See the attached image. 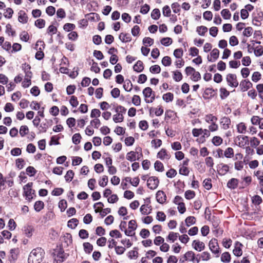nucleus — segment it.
Instances as JSON below:
<instances>
[{"label": "nucleus", "mask_w": 263, "mask_h": 263, "mask_svg": "<svg viewBox=\"0 0 263 263\" xmlns=\"http://www.w3.org/2000/svg\"><path fill=\"white\" fill-rule=\"evenodd\" d=\"M145 203L146 204H143L140 210L142 214L147 215L150 214L152 211L151 206L148 204V203H150L149 199L146 198V199L145 200Z\"/></svg>", "instance_id": "obj_9"}, {"label": "nucleus", "mask_w": 263, "mask_h": 263, "mask_svg": "<svg viewBox=\"0 0 263 263\" xmlns=\"http://www.w3.org/2000/svg\"><path fill=\"white\" fill-rule=\"evenodd\" d=\"M83 247L85 252L86 253H90L93 249V246L89 242H84Z\"/></svg>", "instance_id": "obj_47"}, {"label": "nucleus", "mask_w": 263, "mask_h": 263, "mask_svg": "<svg viewBox=\"0 0 263 263\" xmlns=\"http://www.w3.org/2000/svg\"><path fill=\"white\" fill-rule=\"evenodd\" d=\"M241 90L243 92L248 90L249 88L252 87L253 84L248 80H243L240 83Z\"/></svg>", "instance_id": "obj_13"}, {"label": "nucleus", "mask_w": 263, "mask_h": 263, "mask_svg": "<svg viewBox=\"0 0 263 263\" xmlns=\"http://www.w3.org/2000/svg\"><path fill=\"white\" fill-rule=\"evenodd\" d=\"M132 103L135 106H139L141 104V99L138 95H134L132 98Z\"/></svg>", "instance_id": "obj_64"}, {"label": "nucleus", "mask_w": 263, "mask_h": 263, "mask_svg": "<svg viewBox=\"0 0 263 263\" xmlns=\"http://www.w3.org/2000/svg\"><path fill=\"white\" fill-rule=\"evenodd\" d=\"M252 23L254 25L259 26L263 19V12L259 10H256L252 14Z\"/></svg>", "instance_id": "obj_5"}, {"label": "nucleus", "mask_w": 263, "mask_h": 263, "mask_svg": "<svg viewBox=\"0 0 263 263\" xmlns=\"http://www.w3.org/2000/svg\"><path fill=\"white\" fill-rule=\"evenodd\" d=\"M221 14L223 18L226 20L230 18L231 14L230 11L228 9H223L221 12Z\"/></svg>", "instance_id": "obj_53"}, {"label": "nucleus", "mask_w": 263, "mask_h": 263, "mask_svg": "<svg viewBox=\"0 0 263 263\" xmlns=\"http://www.w3.org/2000/svg\"><path fill=\"white\" fill-rule=\"evenodd\" d=\"M52 255L57 263H62L66 258V254L62 248H57L54 250Z\"/></svg>", "instance_id": "obj_2"}, {"label": "nucleus", "mask_w": 263, "mask_h": 263, "mask_svg": "<svg viewBox=\"0 0 263 263\" xmlns=\"http://www.w3.org/2000/svg\"><path fill=\"white\" fill-rule=\"evenodd\" d=\"M196 219L194 216H189L185 220V222L187 227H190L195 223Z\"/></svg>", "instance_id": "obj_40"}, {"label": "nucleus", "mask_w": 263, "mask_h": 263, "mask_svg": "<svg viewBox=\"0 0 263 263\" xmlns=\"http://www.w3.org/2000/svg\"><path fill=\"white\" fill-rule=\"evenodd\" d=\"M18 20L20 23L23 24L27 23L28 22V17L26 13L24 11H20L18 12Z\"/></svg>", "instance_id": "obj_23"}, {"label": "nucleus", "mask_w": 263, "mask_h": 263, "mask_svg": "<svg viewBox=\"0 0 263 263\" xmlns=\"http://www.w3.org/2000/svg\"><path fill=\"white\" fill-rule=\"evenodd\" d=\"M238 183V179L233 178L228 181L227 182V186L228 188L231 190H235L237 187Z\"/></svg>", "instance_id": "obj_17"}, {"label": "nucleus", "mask_w": 263, "mask_h": 263, "mask_svg": "<svg viewBox=\"0 0 263 263\" xmlns=\"http://www.w3.org/2000/svg\"><path fill=\"white\" fill-rule=\"evenodd\" d=\"M220 124L221 126V128L224 130H226L230 128L231 120L229 117H223L221 118Z\"/></svg>", "instance_id": "obj_14"}, {"label": "nucleus", "mask_w": 263, "mask_h": 263, "mask_svg": "<svg viewBox=\"0 0 263 263\" xmlns=\"http://www.w3.org/2000/svg\"><path fill=\"white\" fill-rule=\"evenodd\" d=\"M159 183L157 177L153 176L149 177L147 180V185L151 190H154L157 187Z\"/></svg>", "instance_id": "obj_8"}, {"label": "nucleus", "mask_w": 263, "mask_h": 263, "mask_svg": "<svg viewBox=\"0 0 263 263\" xmlns=\"http://www.w3.org/2000/svg\"><path fill=\"white\" fill-rule=\"evenodd\" d=\"M32 182H29L23 187V195L26 197V199L29 201L33 199V195L35 192L34 190L32 189Z\"/></svg>", "instance_id": "obj_3"}, {"label": "nucleus", "mask_w": 263, "mask_h": 263, "mask_svg": "<svg viewBox=\"0 0 263 263\" xmlns=\"http://www.w3.org/2000/svg\"><path fill=\"white\" fill-rule=\"evenodd\" d=\"M29 132V129L27 126L22 125L21 126L20 129V134L22 137H24Z\"/></svg>", "instance_id": "obj_45"}, {"label": "nucleus", "mask_w": 263, "mask_h": 263, "mask_svg": "<svg viewBox=\"0 0 263 263\" xmlns=\"http://www.w3.org/2000/svg\"><path fill=\"white\" fill-rule=\"evenodd\" d=\"M223 139L219 136H214L212 140V142L215 146H219L222 144Z\"/></svg>", "instance_id": "obj_33"}, {"label": "nucleus", "mask_w": 263, "mask_h": 263, "mask_svg": "<svg viewBox=\"0 0 263 263\" xmlns=\"http://www.w3.org/2000/svg\"><path fill=\"white\" fill-rule=\"evenodd\" d=\"M162 98L166 102H171L173 100L174 95L171 92H167L163 95Z\"/></svg>", "instance_id": "obj_41"}, {"label": "nucleus", "mask_w": 263, "mask_h": 263, "mask_svg": "<svg viewBox=\"0 0 263 263\" xmlns=\"http://www.w3.org/2000/svg\"><path fill=\"white\" fill-rule=\"evenodd\" d=\"M62 241L65 243L66 246H68L72 243V236L71 234L66 233L62 238Z\"/></svg>", "instance_id": "obj_29"}, {"label": "nucleus", "mask_w": 263, "mask_h": 263, "mask_svg": "<svg viewBox=\"0 0 263 263\" xmlns=\"http://www.w3.org/2000/svg\"><path fill=\"white\" fill-rule=\"evenodd\" d=\"M156 200L159 203H164L166 199V196L164 192L162 191H159L156 194Z\"/></svg>", "instance_id": "obj_15"}, {"label": "nucleus", "mask_w": 263, "mask_h": 263, "mask_svg": "<svg viewBox=\"0 0 263 263\" xmlns=\"http://www.w3.org/2000/svg\"><path fill=\"white\" fill-rule=\"evenodd\" d=\"M237 131L239 133L243 134L246 132V126L245 124L241 122L237 125Z\"/></svg>", "instance_id": "obj_59"}, {"label": "nucleus", "mask_w": 263, "mask_h": 263, "mask_svg": "<svg viewBox=\"0 0 263 263\" xmlns=\"http://www.w3.org/2000/svg\"><path fill=\"white\" fill-rule=\"evenodd\" d=\"M255 175L259 181L260 186H263V171L258 170L254 173Z\"/></svg>", "instance_id": "obj_28"}, {"label": "nucleus", "mask_w": 263, "mask_h": 263, "mask_svg": "<svg viewBox=\"0 0 263 263\" xmlns=\"http://www.w3.org/2000/svg\"><path fill=\"white\" fill-rule=\"evenodd\" d=\"M171 10L170 7L168 5H165L163 7L162 14L164 16L170 17L171 16Z\"/></svg>", "instance_id": "obj_43"}, {"label": "nucleus", "mask_w": 263, "mask_h": 263, "mask_svg": "<svg viewBox=\"0 0 263 263\" xmlns=\"http://www.w3.org/2000/svg\"><path fill=\"white\" fill-rule=\"evenodd\" d=\"M219 51L217 48H214L211 52V57L208 56V60L209 62H215L219 57Z\"/></svg>", "instance_id": "obj_20"}, {"label": "nucleus", "mask_w": 263, "mask_h": 263, "mask_svg": "<svg viewBox=\"0 0 263 263\" xmlns=\"http://www.w3.org/2000/svg\"><path fill=\"white\" fill-rule=\"evenodd\" d=\"M119 38L122 42L125 43L130 42L132 40L131 36L128 33H121L119 35Z\"/></svg>", "instance_id": "obj_27"}, {"label": "nucleus", "mask_w": 263, "mask_h": 263, "mask_svg": "<svg viewBox=\"0 0 263 263\" xmlns=\"http://www.w3.org/2000/svg\"><path fill=\"white\" fill-rule=\"evenodd\" d=\"M143 44L145 46H151L154 44V40L149 37H145L143 39Z\"/></svg>", "instance_id": "obj_62"}, {"label": "nucleus", "mask_w": 263, "mask_h": 263, "mask_svg": "<svg viewBox=\"0 0 263 263\" xmlns=\"http://www.w3.org/2000/svg\"><path fill=\"white\" fill-rule=\"evenodd\" d=\"M195 192L191 190H187L185 192L184 196L186 199L190 200L194 198Z\"/></svg>", "instance_id": "obj_50"}, {"label": "nucleus", "mask_w": 263, "mask_h": 263, "mask_svg": "<svg viewBox=\"0 0 263 263\" xmlns=\"http://www.w3.org/2000/svg\"><path fill=\"white\" fill-rule=\"evenodd\" d=\"M178 237H179L178 233L171 232L167 237V239L173 242L177 240Z\"/></svg>", "instance_id": "obj_36"}, {"label": "nucleus", "mask_w": 263, "mask_h": 263, "mask_svg": "<svg viewBox=\"0 0 263 263\" xmlns=\"http://www.w3.org/2000/svg\"><path fill=\"white\" fill-rule=\"evenodd\" d=\"M133 69L134 71L137 72H142L144 69L143 62L140 60L136 62V63L134 65Z\"/></svg>", "instance_id": "obj_25"}, {"label": "nucleus", "mask_w": 263, "mask_h": 263, "mask_svg": "<svg viewBox=\"0 0 263 263\" xmlns=\"http://www.w3.org/2000/svg\"><path fill=\"white\" fill-rule=\"evenodd\" d=\"M124 117L121 114H118L114 115L113 116V120L115 123L121 122L123 121Z\"/></svg>", "instance_id": "obj_48"}, {"label": "nucleus", "mask_w": 263, "mask_h": 263, "mask_svg": "<svg viewBox=\"0 0 263 263\" xmlns=\"http://www.w3.org/2000/svg\"><path fill=\"white\" fill-rule=\"evenodd\" d=\"M76 26L73 24L66 23L63 26V29L65 31L69 32L73 30Z\"/></svg>", "instance_id": "obj_55"}, {"label": "nucleus", "mask_w": 263, "mask_h": 263, "mask_svg": "<svg viewBox=\"0 0 263 263\" xmlns=\"http://www.w3.org/2000/svg\"><path fill=\"white\" fill-rule=\"evenodd\" d=\"M149 71L153 73H159L161 71V68L159 65H155L150 67Z\"/></svg>", "instance_id": "obj_57"}, {"label": "nucleus", "mask_w": 263, "mask_h": 263, "mask_svg": "<svg viewBox=\"0 0 263 263\" xmlns=\"http://www.w3.org/2000/svg\"><path fill=\"white\" fill-rule=\"evenodd\" d=\"M26 171L27 174L30 177L33 176L36 173V170L31 166L27 167Z\"/></svg>", "instance_id": "obj_51"}, {"label": "nucleus", "mask_w": 263, "mask_h": 263, "mask_svg": "<svg viewBox=\"0 0 263 263\" xmlns=\"http://www.w3.org/2000/svg\"><path fill=\"white\" fill-rule=\"evenodd\" d=\"M154 167L156 171L158 172H163L164 171V166L162 162L159 161H156L154 164Z\"/></svg>", "instance_id": "obj_38"}, {"label": "nucleus", "mask_w": 263, "mask_h": 263, "mask_svg": "<svg viewBox=\"0 0 263 263\" xmlns=\"http://www.w3.org/2000/svg\"><path fill=\"white\" fill-rule=\"evenodd\" d=\"M161 13L159 9H154L151 13V17L153 19L157 20L160 17Z\"/></svg>", "instance_id": "obj_34"}, {"label": "nucleus", "mask_w": 263, "mask_h": 263, "mask_svg": "<svg viewBox=\"0 0 263 263\" xmlns=\"http://www.w3.org/2000/svg\"><path fill=\"white\" fill-rule=\"evenodd\" d=\"M32 77H25L24 81L22 82V86L24 88L28 87L31 84V79Z\"/></svg>", "instance_id": "obj_58"}, {"label": "nucleus", "mask_w": 263, "mask_h": 263, "mask_svg": "<svg viewBox=\"0 0 263 263\" xmlns=\"http://www.w3.org/2000/svg\"><path fill=\"white\" fill-rule=\"evenodd\" d=\"M214 90L212 88H206L205 89L202 97L205 100L212 98L214 95Z\"/></svg>", "instance_id": "obj_18"}, {"label": "nucleus", "mask_w": 263, "mask_h": 263, "mask_svg": "<svg viewBox=\"0 0 263 263\" xmlns=\"http://www.w3.org/2000/svg\"><path fill=\"white\" fill-rule=\"evenodd\" d=\"M81 136L80 134L77 133L73 135L72 138V142L74 144H78L80 143Z\"/></svg>", "instance_id": "obj_56"}, {"label": "nucleus", "mask_w": 263, "mask_h": 263, "mask_svg": "<svg viewBox=\"0 0 263 263\" xmlns=\"http://www.w3.org/2000/svg\"><path fill=\"white\" fill-rule=\"evenodd\" d=\"M35 48L37 50L35 54V58L39 60H41L43 59L44 54L42 51V49L44 48V43L43 41H39L35 44Z\"/></svg>", "instance_id": "obj_6"}, {"label": "nucleus", "mask_w": 263, "mask_h": 263, "mask_svg": "<svg viewBox=\"0 0 263 263\" xmlns=\"http://www.w3.org/2000/svg\"><path fill=\"white\" fill-rule=\"evenodd\" d=\"M109 235L111 237H116V238H121L122 237L121 234L117 230H114L110 231Z\"/></svg>", "instance_id": "obj_61"}, {"label": "nucleus", "mask_w": 263, "mask_h": 263, "mask_svg": "<svg viewBox=\"0 0 263 263\" xmlns=\"http://www.w3.org/2000/svg\"><path fill=\"white\" fill-rule=\"evenodd\" d=\"M205 120L206 122L210 123H214L216 122L217 120V118L212 114H209L205 116Z\"/></svg>", "instance_id": "obj_35"}, {"label": "nucleus", "mask_w": 263, "mask_h": 263, "mask_svg": "<svg viewBox=\"0 0 263 263\" xmlns=\"http://www.w3.org/2000/svg\"><path fill=\"white\" fill-rule=\"evenodd\" d=\"M224 156L228 158H231L234 156V151L231 147L227 148L224 151Z\"/></svg>", "instance_id": "obj_46"}, {"label": "nucleus", "mask_w": 263, "mask_h": 263, "mask_svg": "<svg viewBox=\"0 0 263 263\" xmlns=\"http://www.w3.org/2000/svg\"><path fill=\"white\" fill-rule=\"evenodd\" d=\"M241 246H242V245L238 241H236L235 243V248L234 249L233 252L235 256L237 257L241 256L242 254V250L240 248Z\"/></svg>", "instance_id": "obj_19"}, {"label": "nucleus", "mask_w": 263, "mask_h": 263, "mask_svg": "<svg viewBox=\"0 0 263 263\" xmlns=\"http://www.w3.org/2000/svg\"><path fill=\"white\" fill-rule=\"evenodd\" d=\"M197 256L199 257V262L201 260L203 261H208L211 258V255L209 252L207 251L203 252L201 254H197Z\"/></svg>", "instance_id": "obj_24"}, {"label": "nucleus", "mask_w": 263, "mask_h": 263, "mask_svg": "<svg viewBox=\"0 0 263 263\" xmlns=\"http://www.w3.org/2000/svg\"><path fill=\"white\" fill-rule=\"evenodd\" d=\"M254 54L256 57H260L263 54V47L261 46H257L254 49Z\"/></svg>", "instance_id": "obj_63"}, {"label": "nucleus", "mask_w": 263, "mask_h": 263, "mask_svg": "<svg viewBox=\"0 0 263 263\" xmlns=\"http://www.w3.org/2000/svg\"><path fill=\"white\" fill-rule=\"evenodd\" d=\"M132 86H133L132 83H131L130 81L129 80H126L125 81L124 84H123V86L125 90L126 91H128V92L131 91V90L132 89Z\"/></svg>", "instance_id": "obj_42"}, {"label": "nucleus", "mask_w": 263, "mask_h": 263, "mask_svg": "<svg viewBox=\"0 0 263 263\" xmlns=\"http://www.w3.org/2000/svg\"><path fill=\"white\" fill-rule=\"evenodd\" d=\"M153 92L152 89L150 87H146L143 90V94L145 98V101L147 103H152L155 99V97H152L151 100H148L147 98H149Z\"/></svg>", "instance_id": "obj_11"}, {"label": "nucleus", "mask_w": 263, "mask_h": 263, "mask_svg": "<svg viewBox=\"0 0 263 263\" xmlns=\"http://www.w3.org/2000/svg\"><path fill=\"white\" fill-rule=\"evenodd\" d=\"M108 183V177L107 176H103L101 179L99 181V184L101 187H104L107 185Z\"/></svg>", "instance_id": "obj_60"}, {"label": "nucleus", "mask_w": 263, "mask_h": 263, "mask_svg": "<svg viewBox=\"0 0 263 263\" xmlns=\"http://www.w3.org/2000/svg\"><path fill=\"white\" fill-rule=\"evenodd\" d=\"M22 68L25 73V77H32V73L30 71L31 66L26 63L22 65Z\"/></svg>", "instance_id": "obj_26"}, {"label": "nucleus", "mask_w": 263, "mask_h": 263, "mask_svg": "<svg viewBox=\"0 0 263 263\" xmlns=\"http://www.w3.org/2000/svg\"><path fill=\"white\" fill-rule=\"evenodd\" d=\"M157 157L158 158L163 160L164 159L168 160L171 155L167 153L166 150L164 148H162L157 154Z\"/></svg>", "instance_id": "obj_16"}, {"label": "nucleus", "mask_w": 263, "mask_h": 263, "mask_svg": "<svg viewBox=\"0 0 263 263\" xmlns=\"http://www.w3.org/2000/svg\"><path fill=\"white\" fill-rule=\"evenodd\" d=\"M25 164L24 160L22 158H18L15 161L16 166L19 169L21 170L23 168Z\"/></svg>", "instance_id": "obj_52"}, {"label": "nucleus", "mask_w": 263, "mask_h": 263, "mask_svg": "<svg viewBox=\"0 0 263 263\" xmlns=\"http://www.w3.org/2000/svg\"><path fill=\"white\" fill-rule=\"evenodd\" d=\"M172 61L170 57L165 56L163 58L162 60V64L164 66H169L171 65Z\"/></svg>", "instance_id": "obj_54"}, {"label": "nucleus", "mask_w": 263, "mask_h": 263, "mask_svg": "<svg viewBox=\"0 0 263 263\" xmlns=\"http://www.w3.org/2000/svg\"><path fill=\"white\" fill-rule=\"evenodd\" d=\"M74 176V172L72 170H69L67 172L65 176V179L66 182H69L73 179Z\"/></svg>", "instance_id": "obj_39"}, {"label": "nucleus", "mask_w": 263, "mask_h": 263, "mask_svg": "<svg viewBox=\"0 0 263 263\" xmlns=\"http://www.w3.org/2000/svg\"><path fill=\"white\" fill-rule=\"evenodd\" d=\"M45 252L41 248L33 249L29 254L28 263H40L44 257Z\"/></svg>", "instance_id": "obj_1"}, {"label": "nucleus", "mask_w": 263, "mask_h": 263, "mask_svg": "<svg viewBox=\"0 0 263 263\" xmlns=\"http://www.w3.org/2000/svg\"><path fill=\"white\" fill-rule=\"evenodd\" d=\"M196 31L199 35L203 36L204 35L205 33L207 32L208 28L205 26H201L197 28Z\"/></svg>", "instance_id": "obj_44"}, {"label": "nucleus", "mask_w": 263, "mask_h": 263, "mask_svg": "<svg viewBox=\"0 0 263 263\" xmlns=\"http://www.w3.org/2000/svg\"><path fill=\"white\" fill-rule=\"evenodd\" d=\"M160 42L163 45L168 46L172 43V39L168 37H163L161 40Z\"/></svg>", "instance_id": "obj_49"}, {"label": "nucleus", "mask_w": 263, "mask_h": 263, "mask_svg": "<svg viewBox=\"0 0 263 263\" xmlns=\"http://www.w3.org/2000/svg\"><path fill=\"white\" fill-rule=\"evenodd\" d=\"M57 28L53 25H50L47 29V33L52 37L57 32ZM52 42V37L51 38V42Z\"/></svg>", "instance_id": "obj_37"}, {"label": "nucleus", "mask_w": 263, "mask_h": 263, "mask_svg": "<svg viewBox=\"0 0 263 263\" xmlns=\"http://www.w3.org/2000/svg\"><path fill=\"white\" fill-rule=\"evenodd\" d=\"M226 81L228 85L232 87H237L238 86V82L237 80L236 75L229 73L226 76Z\"/></svg>", "instance_id": "obj_7"}, {"label": "nucleus", "mask_w": 263, "mask_h": 263, "mask_svg": "<svg viewBox=\"0 0 263 263\" xmlns=\"http://www.w3.org/2000/svg\"><path fill=\"white\" fill-rule=\"evenodd\" d=\"M137 155H139V152L130 151L127 154L126 159L130 162H133L136 160H139V157H137Z\"/></svg>", "instance_id": "obj_22"}, {"label": "nucleus", "mask_w": 263, "mask_h": 263, "mask_svg": "<svg viewBox=\"0 0 263 263\" xmlns=\"http://www.w3.org/2000/svg\"><path fill=\"white\" fill-rule=\"evenodd\" d=\"M183 258L185 260L192 261L193 263H199V259L195 258V254L192 251H189L185 253Z\"/></svg>", "instance_id": "obj_10"}, {"label": "nucleus", "mask_w": 263, "mask_h": 263, "mask_svg": "<svg viewBox=\"0 0 263 263\" xmlns=\"http://www.w3.org/2000/svg\"><path fill=\"white\" fill-rule=\"evenodd\" d=\"M193 248L198 252H201L205 248L204 243L199 240H194L192 242Z\"/></svg>", "instance_id": "obj_12"}, {"label": "nucleus", "mask_w": 263, "mask_h": 263, "mask_svg": "<svg viewBox=\"0 0 263 263\" xmlns=\"http://www.w3.org/2000/svg\"><path fill=\"white\" fill-rule=\"evenodd\" d=\"M79 221L76 218H72L69 220L67 223V226L72 229H75L78 224Z\"/></svg>", "instance_id": "obj_30"}, {"label": "nucleus", "mask_w": 263, "mask_h": 263, "mask_svg": "<svg viewBox=\"0 0 263 263\" xmlns=\"http://www.w3.org/2000/svg\"><path fill=\"white\" fill-rule=\"evenodd\" d=\"M209 246L211 251L215 255V257H218L220 253V251L217 240L215 238L212 239L209 242Z\"/></svg>", "instance_id": "obj_4"}, {"label": "nucleus", "mask_w": 263, "mask_h": 263, "mask_svg": "<svg viewBox=\"0 0 263 263\" xmlns=\"http://www.w3.org/2000/svg\"><path fill=\"white\" fill-rule=\"evenodd\" d=\"M44 207V203L42 201H37L35 202L34 205V209L35 211L40 212L41 211Z\"/></svg>", "instance_id": "obj_32"}, {"label": "nucleus", "mask_w": 263, "mask_h": 263, "mask_svg": "<svg viewBox=\"0 0 263 263\" xmlns=\"http://www.w3.org/2000/svg\"><path fill=\"white\" fill-rule=\"evenodd\" d=\"M218 174L223 176L227 174L229 172V167L227 164L221 163L219 165V167L217 168Z\"/></svg>", "instance_id": "obj_21"}, {"label": "nucleus", "mask_w": 263, "mask_h": 263, "mask_svg": "<svg viewBox=\"0 0 263 263\" xmlns=\"http://www.w3.org/2000/svg\"><path fill=\"white\" fill-rule=\"evenodd\" d=\"M231 260V255L228 252H226L222 254L221 256V261L223 262H229Z\"/></svg>", "instance_id": "obj_31"}]
</instances>
